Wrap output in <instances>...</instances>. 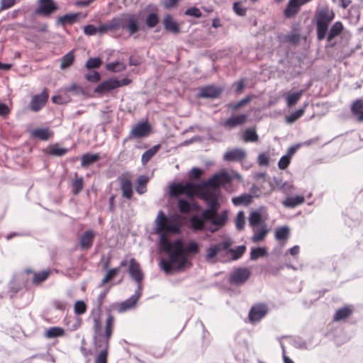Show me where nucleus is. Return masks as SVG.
<instances>
[{
    "mask_svg": "<svg viewBox=\"0 0 363 363\" xmlns=\"http://www.w3.org/2000/svg\"><path fill=\"white\" fill-rule=\"evenodd\" d=\"M208 208L203 211V216L204 218L209 219L208 231L211 233H216L221 229L228 221V212L226 211L218 213L220 204L218 201V196L214 193L206 191L202 196Z\"/></svg>",
    "mask_w": 363,
    "mask_h": 363,
    "instance_id": "obj_1",
    "label": "nucleus"
},
{
    "mask_svg": "<svg viewBox=\"0 0 363 363\" xmlns=\"http://www.w3.org/2000/svg\"><path fill=\"white\" fill-rule=\"evenodd\" d=\"M139 16L134 13H123L111 20L99 26V35L117 33L119 30L126 29L129 35H133L139 30Z\"/></svg>",
    "mask_w": 363,
    "mask_h": 363,
    "instance_id": "obj_2",
    "label": "nucleus"
},
{
    "mask_svg": "<svg viewBox=\"0 0 363 363\" xmlns=\"http://www.w3.org/2000/svg\"><path fill=\"white\" fill-rule=\"evenodd\" d=\"M187 262L184 253V245L180 240L174 241V249L169 253V259H162L160 267L167 274L170 273L174 268L181 269Z\"/></svg>",
    "mask_w": 363,
    "mask_h": 363,
    "instance_id": "obj_3",
    "label": "nucleus"
},
{
    "mask_svg": "<svg viewBox=\"0 0 363 363\" xmlns=\"http://www.w3.org/2000/svg\"><path fill=\"white\" fill-rule=\"evenodd\" d=\"M334 18L335 13L333 11L328 7L322 8L315 12V18L318 40L321 41L325 38L329 25Z\"/></svg>",
    "mask_w": 363,
    "mask_h": 363,
    "instance_id": "obj_4",
    "label": "nucleus"
},
{
    "mask_svg": "<svg viewBox=\"0 0 363 363\" xmlns=\"http://www.w3.org/2000/svg\"><path fill=\"white\" fill-rule=\"evenodd\" d=\"M180 226L172 218H168L162 211H160L155 220V231L157 234L168 233H178Z\"/></svg>",
    "mask_w": 363,
    "mask_h": 363,
    "instance_id": "obj_5",
    "label": "nucleus"
},
{
    "mask_svg": "<svg viewBox=\"0 0 363 363\" xmlns=\"http://www.w3.org/2000/svg\"><path fill=\"white\" fill-rule=\"evenodd\" d=\"M231 177L224 169L220 172L213 174L207 181L203 183V186H210L215 189L219 188L220 186L228 184L231 182Z\"/></svg>",
    "mask_w": 363,
    "mask_h": 363,
    "instance_id": "obj_6",
    "label": "nucleus"
},
{
    "mask_svg": "<svg viewBox=\"0 0 363 363\" xmlns=\"http://www.w3.org/2000/svg\"><path fill=\"white\" fill-rule=\"evenodd\" d=\"M231 245V241L230 240H226L221 243L211 245L207 249V252L205 257L206 260L208 262L215 263L217 261L216 258V255H218L221 250H228Z\"/></svg>",
    "mask_w": 363,
    "mask_h": 363,
    "instance_id": "obj_7",
    "label": "nucleus"
},
{
    "mask_svg": "<svg viewBox=\"0 0 363 363\" xmlns=\"http://www.w3.org/2000/svg\"><path fill=\"white\" fill-rule=\"evenodd\" d=\"M141 291L139 289H136L135 291L134 294H133L128 299L124 301L112 305L111 308L113 310H117L118 313H123L128 310L133 308L136 303L138 302L139 298L141 296Z\"/></svg>",
    "mask_w": 363,
    "mask_h": 363,
    "instance_id": "obj_8",
    "label": "nucleus"
},
{
    "mask_svg": "<svg viewBox=\"0 0 363 363\" xmlns=\"http://www.w3.org/2000/svg\"><path fill=\"white\" fill-rule=\"evenodd\" d=\"M128 272L131 278L137 283V289L142 290V281L144 274L140 264L134 258H131L130 260Z\"/></svg>",
    "mask_w": 363,
    "mask_h": 363,
    "instance_id": "obj_9",
    "label": "nucleus"
},
{
    "mask_svg": "<svg viewBox=\"0 0 363 363\" xmlns=\"http://www.w3.org/2000/svg\"><path fill=\"white\" fill-rule=\"evenodd\" d=\"M58 9L54 0H38V6L35 13L48 17L55 13Z\"/></svg>",
    "mask_w": 363,
    "mask_h": 363,
    "instance_id": "obj_10",
    "label": "nucleus"
},
{
    "mask_svg": "<svg viewBox=\"0 0 363 363\" xmlns=\"http://www.w3.org/2000/svg\"><path fill=\"white\" fill-rule=\"evenodd\" d=\"M268 308L264 303H257L253 305L248 313V318L250 323H254L261 320L267 313Z\"/></svg>",
    "mask_w": 363,
    "mask_h": 363,
    "instance_id": "obj_11",
    "label": "nucleus"
},
{
    "mask_svg": "<svg viewBox=\"0 0 363 363\" xmlns=\"http://www.w3.org/2000/svg\"><path fill=\"white\" fill-rule=\"evenodd\" d=\"M251 274L250 271L247 268H238L235 269L229 277L230 284L236 286L244 284L250 278Z\"/></svg>",
    "mask_w": 363,
    "mask_h": 363,
    "instance_id": "obj_12",
    "label": "nucleus"
},
{
    "mask_svg": "<svg viewBox=\"0 0 363 363\" xmlns=\"http://www.w3.org/2000/svg\"><path fill=\"white\" fill-rule=\"evenodd\" d=\"M48 96L45 89L40 94L34 95L30 100L29 108L34 112L39 111L45 105Z\"/></svg>",
    "mask_w": 363,
    "mask_h": 363,
    "instance_id": "obj_13",
    "label": "nucleus"
},
{
    "mask_svg": "<svg viewBox=\"0 0 363 363\" xmlns=\"http://www.w3.org/2000/svg\"><path fill=\"white\" fill-rule=\"evenodd\" d=\"M194 190V186L191 183L182 184L178 183L170 186L169 194L171 196L177 197L181 194L191 195Z\"/></svg>",
    "mask_w": 363,
    "mask_h": 363,
    "instance_id": "obj_14",
    "label": "nucleus"
},
{
    "mask_svg": "<svg viewBox=\"0 0 363 363\" xmlns=\"http://www.w3.org/2000/svg\"><path fill=\"white\" fill-rule=\"evenodd\" d=\"M150 131V125L147 123H139L136 124L130 132L127 138L123 140L125 143L132 138H140L146 136Z\"/></svg>",
    "mask_w": 363,
    "mask_h": 363,
    "instance_id": "obj_15",
    "label": "nucleus"
},
{
    "mask_svg": "<svg viewBox=\"0 0 363 363\" xmlns=\"http://www.w3.org/2000/svg\"><path fill=\"white\" fill-rule=\"evenodd\" d=\"M190 226L193 231H203L204 230H208V227H206V222L209 223V219L204 218L203 216V212L201 213L200 216H193L190 220Z\"/></svg>",
    "mask_w": 363,
    "mask_h": 363,
    "instance_id": "obj_16",
    "label": "nucleus"
},
{
    "mask_svg": "<svg viewBox=\"0 0 363 363\" xmlns=\"http://www.w3.org/2000/svg\"><path fill=\"white\" fill-rule=\"evenodd\" d=\"M222 91L223 89L221 88L208 85L200 89L199 96L201 98L215 99L220 96Z\"/></svg>",
    "mask_w": 363,
    "mask_h": 363,
    "instance_id": "obj_17",
    "label": "nucleus"
},
{
    "mask_svg": "<svg viewBox=\"0 0 363 363\" xmlns=\"http://www.w3.org/2000/svg\"><path fill=\"white\" fill-rule=\"evenodd\" d=\"M116 79L110 78L107 80L102 82L94 89V92L99 94H106L115 89H116Z\"/></svg>",
    "mask_w": 363,
    "mask_h": 363,
    "instance_id": "obj_18",
    "label": "nucleus"
},
{
    "mask_svg": "<svg viewBox=\"0 0 363 363\" xmlns=\"http://www.w3.org/2000/svg\"><path fill=\"white\" fill-rule=\"evenodd\" d=\"M246 157V152L241 148H235L227 151L223 155V160L228 162L242 161Z\"/></svg>",
    "mask_w": 363,
    "mask_h": 363,
    "instance_id": "obj_19",
    "label": "nucleus"
},
{
    "mask_svg": "<svg viewBox=\"0 0 363 363\" xmlns=\"http://www.w3.org/2000/svg\"><path fill=\"white\" fill-rule=\"evenodd\" d=\"M247 118V114H238L233 116L224 122V126L230 129L244 124Z\"/></svg>",
    "mask_w": 363,
    "mask_h": 363,
    "instance_id": "obj_20",
    "label": "nucleus"
},
{
    "mask_svg": "<svg viewBox=\"0 0 363 363\" xmlns=\"http://www.w3.org/2000/svg\"><path fill=\"white\" fill-rule=\"evenodd\" d=\"M94 233L92 230L85 231L80 238L79 245L82 250H89L93 245Z\"/></svg>",
    "mask_w": 363,
    "mask_h": 363,
    "instance_id": "obj_21",
    "label": "nucleus"
},
{
    "mask_svg": "<svg viewBox=\"0 0 363 363\" xmlns=\"http://www.w3.org/2000/svg\"><path fill=\"white\" fill-rule=\"evenodd\" d=\"M163 25L164 29L168 32L174 34H177L180 32L179 26L169 14L164 16L163 19Z\"/></svg>",
    "mask_w": 363,
    "mask_h": 363,
    "instance_id": "obj_22",
    "label": "nucleus"
},
{
    "mask_svg": "<svg viewBox=\"0 0 363 363\" xmlns=\"http://www.w3.org/2000/svg\"><path fill=\"white\" fill-rule=\"evenodd\" d=\"M343 24L340 21H336L331 26L330 30H328L326 33L325 38L328 43H331L333 40L341 34L343 30Z\"/></svg>",
    "mask_w": 363,
    "mask_h": 363,
    "instance_id": "obj_23",
    "label": "nucleus"
},
{
    "mask_svg": "<svg viewBox=\"0 0 363 363\" xmlns=\"http://www.w3.org/2000/svg\"><path fill=\"white\" fill-rule=\"evenodd\" d=\"M120 187L122 191L123 196L130 199L133 196V185L128 178L123 177L120 179Z\"/></svg>",
    "mask_w": 363,
    "mask_h": 363,
    "instance_id": "obj_24",
    "label": "nucleus"
},
{
    "mask_svg": "<svg viewBox=\"0 0 363 363\" xmlns=\"http://www.w3.org/2000/svg\"><path fill=\"white\" fill-rule=\"evenodd\" d=\"M30 135L33 138L48 140L52 136L53 133L47 127L33 129L30 131Z\"/></svg>",
    "mask_w": 363,
    "mask_h": 363,
    "instance_id": "obj_25",
    "label": "nucleus"
},
{
    "mask_svg": "<svg viewBox=\"0 0 363 363\" xmlns=\"http://www.w3.org/2000/svg\"><path fill=\"white\" fill-rule=\"evenodd\" d=\"M253 235L252 236V241L254 242H258L264 239L267 234L269 232V229L267 228L266 225H262L259 227L252 228Z\"/></svg>",
    "mask_w": 363,
    "mask_h": 363,
    "instance_id": "obj_26",
    "label": "nucleus"
},
{
    "mask_svg": "<svg viewBox=\"0 0 363 363\" xmlns=\"http://www.w3.org/2000/svg\"><path fill=\"white\" fill-rule=\"evenodd\" d=\"M303 93V90H300L296 92L289 91L285 94L284 96L286 99V105L289 107H291L297 104V102L300 100Z\"/></svg>",
    "mask_w": 363,
    "mask_h": 363,
    "instance_id": "obj_27",
    "label": "nucleus"
},
{
    "mask_svg": "<svg viewBox=\"0 0 363 363\" xmlns=\"http://www.w3.org/2000/svg\"><path fill=\"white\" fill-rule=\"evenodd\" d=\"M249 225L250 227H259L262 225H266L262 220V213L259 211H252L249 217Z\"/></svg>",
    "mask_w": 363,
    "mask_h": 363,
    "instance_id": "obj_28",
    "label": "nucleus"
},
{
    "mask_svg": "<svg viewBox=\"0 0 363 363\" xmlns=\"http://www.w3.org/2000/svg\"><path fill=\"white\" fill-rule=\"evenodd\" d=\"M110 337H107L106 334L94 336V345L96 348H101V351L105 350L108 353V340Z\"/></svg>",
    "mask_w": 363,
    "mask_h": 363,
    "instance_id": "obj_29",
    "label": "nucleus"
},
{
    "mask_svg": "<svg viewBox=\"0 0 363 363\" xmlns=\"http://www.w3.org/2000/svg\"><path fill=\"white\" fill-rule=\"evenodd\" d=\"M304 201L303 196H289L282 201V204L286 208H295L302 204Z\"/></svg>",
    "mask_w": 363,
    "mask_h": 363,
    "instance_id": "obj_30",
    "label": "nucleus"
},
{
    "mask_svg": "<svg viewBox=\"0 0 363 363\" xmlns=\"http://www.w3.org/2000/svg\"><path fill=\"white\" fill-rule=\"evenodd\" d=\"M353 115L357 116L359 121H363V99H357L351 106Z\"/></svg>",
    "mask_w": 363,
    "mask_h": 363,
    "instance_id": "obj_31",
    "label": "nucleus"
},
{
    "mask_svg": "<svg viewBox=\"0 0 363 363\" xmlns=\"http://www.w3.org/2000/svg\"><path fill=\"white\" fill-rule=\"evenodd\" d=\"M75 60V55L74 50H71L62 56L61 59V63L60 68L62 70H65L69 68L74 63Z\"/></svg>",
    "mask_w": 363,
    "mask_h": 363,
    "instance_id": "obj_32",
    "label": "nucleus"
},
{
    "mask_svg": "<svg viewBox=\"0 0 363 363\" xmlns=\"http://www.w3.org/2000/svg\"><path fill=\"white\" fill-rule=\"evenodd\" d=\"M160 247L162 250L169 254L174 249V242L172 243L168 240L167 234L162 233L160 238Z\"/></svg>",
    "mask_w": 363,
    "mask_h": 363,
    "instance_id": "obj_33",
    "label": "nucleus"
},
{
    "mask_svg": "<svg viewBox=\"0 0 363 363\" xmlns=\"http://www.w3.org/2000/svg\"><path fill=\"white\" fill-rule=\"evenodd\" d=\"M252 201V196L250 194H245L239 196L233 197L232 203L235 206H248Z\"/></svg>",
    "mask_w": 363,
    "mask_h": 363,
    "instance_id": "obj_34",
    "label": "nucleus"
},
{
    "mask_svg": "<svg viewBox=\"0 0 363 363\" xmlns=\"http://www.w3.org/2000/svg\"><path fill=\"white\" fill-rule=\"evenodd\" d=\"M100 158V156L98 153L96 154H90V153H86L84 154L82 156L81 159V165L83 167H88L91 164H93L94 162L99 160Z\"/></svg>",
    "mask_w": 363,
    "mask_h": 363,
    "instance_id": "obj_35",
    "label": "nucleus"
},
{
    "mask_svg": "<svg viewBox=\"0 0 363 363\" xmlns=\"http://www.w3.org/2000/svg\"><path fill=\"white\" fill-rule=\"evenodd\" d=\"M149 178L145 175L140 176L137 179L135 191L138 194H143L147 191V184Z\"/></svg>",
    "mask_w": 363,
    "mask_h": 363,
    "instance_id": "obj_36",
    "label": "nucleus"
},
{
    "mask_svg": "<svg viewBox=\"0 0 363 363\" xmlns=\"http://www.w3.org/2000/svg\"><path fill=\"white\" fill-rule=\"evenodd\" d=\"M290 234V229L288 226L284 225L281 228H278L275 230L274 236L277 240L286 241Z\"/></svg>",
    "mask_w": 363,
    "mask_h": 363,
    "instance_id": "obj_37",
    "label": "nucleus"
},
{
    "mask_svg": "<svg viewBox=\"0 0 363 363\" xmlns=\"http://www.w3.org/2000/svg\"><path fill=\"white\" fill-rule=\"evenodd\" d=\"M160 149V145H156L146 150L142 155L141 162L143 164H147Z\"/></svg>",
    "mask_w": 363,
    "mask_h": 363,
    "instance_id": "obj_38",
    "label": "nucleus"
},
{
    "mask_svg": "<svg viewBox=\"0 0 363 363\" xmlns=\"http://www.w3.org/2000/svg\"><path fill=\"white\" fill-rule=\"evenodd\" d=\"M50 270H43L39 272H34L33 283L35 285L40 284L45 281L50 275Z\"/></svg>",
    "mask_w": 363,
    "mask_h": 363,
    "instance_id": "obj_39",
    "label": "nucleus"
},
{
    "mask_svg": "<svg viewBox=\"0 0 363 363\" xmlns=\"http://www.w3.org/2000/svg\"><path fill=\"white\" fill-rule=\"evenodd\" d=\"M307 106V104H305L304 106L295 111L294 112L291 113L290 115L287 116L286 117V122L287 123H292L294 122H295L296 120H298V118H300L304 113L305 112V108Z\"/></svg>",
    "mask_w": 363,
    "mask_h": 363,
    "instance_id": "obj_40",
    "label": "nucleus"
},
{
    "mask_svg": "<svg viewBox=\"0 0 363 363\" xmlns=\"http://www.w3.org/2000/svg\"><path fill=\"white\" fill-rule=\"evenodd\" d=\"M352 314V310L348 307L338 309L334 315L335 321H339L348 318Z\"/></svg>",
    "mask_w": 363,
    "mask_h": 363,
    "instance_id": "obj_41",
    "label": "nucleus"
},
{
    "mask_svg": "<svg viewBox=\"0 0 363 363\" xmlns=\"http://www.w3.org/2000/svg\"><path fill=\"white\" fill-rule=\"evenodd\" d=\"M65 333V330L60 327H51L47 330L45 333V337L47 338H54L62 336Z\"/></svg>",
    "mask_w": 363,
    "mask_h": 363,
    "instance_id": "obj_42",
    "label": "nucleus"
},
{
    "mask_svg": "<svg viewBox=\"0 0 363 363\" xmlns=\"http://www.w3.org/2000/svg\"><path fill=\"white\" fill-rule=\"evenodd\" d=\"M258 139V135L255 129L248 128L244 132L243 140L245 142H257Z\"/></svg>",
    "mask_w": 363,
    "mask_h": 363,
    "instance_id": "obj_43",
    "label": "nucleus"
},
{
    "mask_svg": "<svg viewBox=\"0 0 363 363\" xmlns=\"http://www.w3.org/2000/svg\"><path fill=\"white\" fill-rule=\"evenodd\" d=\"M78 17V13H69L65 14L62 16H60L57 19V22L59 23L65 24V23H69L72 24L74 23Z\"/></svg>",
    "mask_w": 363,
    "mask_h": 363,
    "instance_id": "obj_44",
    "label": "nucleus"
},
{
    "mask_svg": "<svg viewBox=\"0 0 363 363\" xmlns=\"http://www.w3.org/2000/svg\"><path fill=\"white\" fill-rule=\"evenodd\" d=\"M119 272V268H113L110 270H108L106 274V276L104 277V279L101 280V282L99 285V287H102L106 283L113 279L117 274Z\"/></svg>",
    "mask_w": 363,
    "mask_h": 363,
    "instance_id": "obj_45",
    "label": "nucleus"
},
{
    "mask_svg": "<svg viewBox=\"0 0 363 363\" xmlns=\"http://www.w3.org/2000/svg\"><path fill=\"white\" fill-rule=\"evenodd\" d=\"M106 68L109 71H111L113 72H118L125 70L126 68V66L123 62H111V63L107 64Z\"/></svg>",
    "mask_w": 363,
    "mask_h": 363,
    "instance_id": "obj_46",
    "label": "nucleus"
},
{
    "mask_svg": "<svg viewBox=\"0 0 363 363\" xmlns=\"http://www.w3.org/2000/svg\"><path fill=\"white\" fill-rule=\"evenodd\" d=\"M67 148L61 147L57 144L50 147L49 154L53 156L61 157L67 152Z\"/></svg>",
    "mask_w": 363,
    "mask_h": 363,
    "instance_id": "obj_47",
    "label": "nucleus"
},
{
    "mask_svg": "<svg viewBox=\"0 0 363 363\" xmlns=\"http://www.w3.org/2000/svg\"><path fill=\"white\" fill-rule=\"evenodd\" d=\"M246 247L245 245L238 246L236 249H230V247L227 250L230 252L233 259L235 260L239 259L245 253Z\"/></svg>",
    "mask_w": 363,
    "mask_h": 363,
    "instance_id": "obj_48",
    "label": "nucleus"
},
{
    "mask_svg": "<svg viewBox=\"0 0 363 363\" xmlns=\"http://www.w3.org/2000/svg\"><path fill=\"white\" fill-rule=\"evenodd\" d=\"M178 208L182 213H188L191 211V203L188 201L182 199L178 200Z\"/></svg>",
    "mask_w": 363,
    "mask_h": 363,
    "instance_id": "obj_49",
    "label": "nucleus"
},
{
    "mask_svg": "<svg viewBox=\"0 0 363 363\" xmlns=\"http://www.w3.org/2000/svg\"><path fill=\"white\" fill-rule=\"evenodd\" d=\"M236 228L238 230H242L245 228V217L243 211H239L236 216L235 220Z\"/></svg>",
    "mask_w": 363,
    "mask_h": 363,
    "instance_id": "obj_50",
    "label": "nucleus"
},
{
    "mask_svg": "<svg viewBox=\"0 0 363 363\" xmlns=\"http://www.w3.org/2000/svg\"><path fill=\"white\" fill-rule=\"evenodd\" d=\"M159 23L158 15L155 13H151L146 18V25L149 28L155 27Z\"/></svg>",
    "mask_w": 363,
    "mask_h": 363,
    "instance_id": "obj_51",
    "label": "nucleus"
},
{
    "mask_svg": "<svg viewBox=\"0 0 363 363\" xmlns=\"http://www.w3.org/2000/svg\"><path fill=\"white\" fill-rule=\"evenodd\" d=\"M72 193L77 195L83 189L82 177L76 178L72 182Z\"/></svg>",
    "mask_w": 363,
    "mask_h": 363,
    "instance_id": "obj_52",
    "label": "nucleus"
},
{
    "mask_svg": "<svg viewBox=\"0 0 363 363\" xmlns=\"http://www.w3.org/2000/svg\"><path fill=\"white\" fill-rule=\"evenodd\" d=\"M113 322H114V318L109 313L108 315L106 321V327H105V334L107 336V337H111V336Z\"/></svg>",
    "mask_w": 363,
    "mask_h": 363,
    "instance_id": "obj_53",
    "label": "nucleus"
},
{
    "mask_svg": "<svg viewBox=\"0 0 363 363\" xmlns=\"http://www.w3.org/2000/svg\"><path fill=\"white\" fill-rule=\"evenodd\" d=\"M267 251L264 248L262 247H256L251 249L250 252V259L252 260H256L260 257H263L266 255Z\"/></svg>",
    "mask_w": 363,
    "mask_h": 363,
    "instance_id": "obj_54",
    "label": "nucleus"
},
{
    "mask_svg": "<svg viewBox=\"0 0 363 363\" xmlns=\"http://www.w3.org/2000/svg\"><path fill=\"white\" fill-rule=\"evenodd\" d=\"M199 252V244L194 241H190L184 247V253L196 254Z\"/></svg>",
    "mask_w": 363,
    "mask_h": 363,
    "instance_id": "obj_55",
    "label": "nucleus"
},
{
    "mask_svg": "<svg viewBox=\"0 0 363 363\" xmlns=\"http://www.w3.org/2000/svg\"><path fill=\"white\" fill-rule=\"evenodd\" d=\"M65 93L73 92L74 94L79 95L84 93L83 89L77 84H72L70 86H66L63 89Z\"/></svg>",
    "mask_w": 363,
    "mask_h": 363,
    "instance_id": "obj_56",
    "label": "nucleus"
},
{
    "mask_svg": "<svg viewBox=\"0 0 363 363\" xmlns=\"http://www.w3.org/2000/svg\"><path fill=\"white\" fill-rule=\"evenodd\" d=\"M98 29L99 26L96 27L92 24L86 25L83 28L84 33L88 36L99 34V30Z\"/></svg>",
    "mask_w": 363,
    "mask_h": 363,
    "instance_id": "obj_57",
    "label": "nucleus"
},
{
    "mask_svg": "<svg viewBox=\"0 0 363 363\" xmlns=\"http://www.w3.org/2000/svg\"><path fill=\"white\" fill-rule=\"evenodd\" d=\"M102 63L101 60L99 57L89 58L86 62V67L87 69L97 68Z\"/></svg>",
    "mask_w": 363,
    "mask_h": 363,
    "instance_id": "obj_58",
    "label": "nucleus"
},
{
    "mask_svg": "<svg viewBox=\"0 0 363 363\" xmlns=\"http://www.w3.org/2000/svg\"><path fill=\"white\" fill-rule=\"evenodd\" d=\"M74 313L76 314H83L86 312V306L84 301H78L74 304Z\"/></svg>",
    "mask_w": 363,
    "mask_h": 363,
    "instance_id": "obj_59",
    "label": "nucleus"
},
{
    "mask_svg": "<svg viewBox=\"0 0 363 363\" xmlns=\"http://www.w3.org/2000/svg\"><path fill=\"white\" fill-rule=\"evenodd\" d=\"M233 11H234V12H235L237 15H238V16H245L247 10H246V9H245V8H244V7L242 6V4H241V3H240V2H235V3L233 4Z\"/></svg>",
    "mask_w": 363,
    "mask_h": 363,
    "instance_id": "obj_60",
    "label": "nucleus"
},
{
    "mask_svg": "<svg viewBox=\"0 0 363 363\" xmlns=\"http://www.w3.org/2000/svg\"><path fill=\"white\" fill-rule=\"evenodd\" d=\"M184 14L186 16H194L196 18H200L202 16L201 11L195 6L190 7L188 9H186L184 12Z\"/></svg>",
    "mask_w": 363,
    "mask_h": 363,
    "instance_id": "obj_61",
    "label": "nucleus"
},
{
    "mask_svg": "<svg viewBox=\"0 0 363 363\" xmlns=\"http://www.w3.org/2000/svg\"><path fill=\"white\" fill-rule=\"evenodd\" d=\"M85 78L89 81V82H97L100 80L101 79V75L100 74L96 72V71H93V72H89L87 73L86 75H85Z\"/></svg>",
    "mask_w": 363,
    "mask_h": 363,
    "instance_id": "obj_62",
    "label": "nucleus"
},
{
    "mask_svg": "<svg viewBox=\"0 0 363 363\" xmlns=\"http://www.w3.org/2000/svg\"><path fill=\"white\" fill-rule=\"evenodd\" d=\"M290 163V157L288 155L282 156L279 162L278 167L280 169H285Z\"/></svg>",
    "mask_w": 363,
    "mask_h": 363,
    "instance_id": "obj_63",
    "label": "nucleus"
},
{
    "mask_svg": "<svg viewBox=\"0 0 363 363\" xmlns=\"http://www.w3.org/2000/svg\"><path fill=\"white\" fill-rule=\"evenodd\" d=\"M94 363H107V352L100 351L99 354L96 357Z\"/></svg>",
    "mask_w": 363,
    "mask_h": 363,
    "instance_id": "obj_64",
    "label": "nucleus"
}]
</instances>
